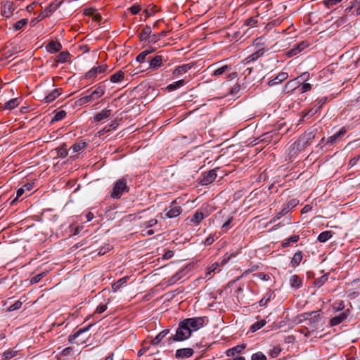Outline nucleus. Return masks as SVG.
Returning a JSON list of instances; mask_svg holds the SVG:
<instances>
[{
	"instance_id": "45",
	"label": "nucleus",
	"mask_w": 360,
	"mask_h": 360,
	"mask_svg": "<svg viewBox=\"0 0 360 360\" xmlns=\"http://www.w3.org/2000/svg\"><path fill=\"white\" fill-rule=\"evenodd\" d=\"M66 114L67 113L65 110H60L57 112L53 117L51 122H58L63 120L66 116Z\"/></svg>"
},
{
	"instance_id": "46",
	"label": "nucleus",
	"mask_w": 360,
	"mask_h": 360,
	"mask_svg": "<svg viewBox=\"0 0 360 360\" xmlns=\"http://www.w3.org/2000/svg\"><path fill=\"white\" fill-rule=\"evenodd\" d=\"M27 19H21L18 21H17L14 25L13 27L15 30H19L22 29L27 23Z\"/></svg>"
},
{
	"instance_id": "2",
	"label": "nucleus",
	"mask_w": 360,
	"mask_h": 360,
	"mask_svg": "<svg viewBox=\"0 0 360 360\" xmlns=\"http://www.w3.org/2000/svg\"><path fill=\"white\" fill-rule=\"evenodd\" d=\"M208 71L210 72L212 76L220 77L224 74H228L229 77L235 78L238 74L233 70L231 65L226 64L224 61L213 63L208 66Z\"/></svg>"
},
{
	"instance_id": "52",
	"label": "nucleus",
	"mask_w": 360,
	"mask_h": 360,
	"mask_svg": "<svg viewBox=\"0 0 360 360\" xmlns=\"http://www.w3.org/2000/svg\"><path fill=\"white\" fill-rule=\"evenodd\" d=\"M129 10L131 13V14L136 15L140 12V11L141 10V6L139 4H134V5H132L129 8Z\"/></svg>"
},
{
	"instance_id": "54",
	"label": "nucleus",
	"mask_w": 360,
	"mask_h": 360,
	"mask_svg": "<svg viewBox=\"0 0 360 360\" xmlns=\"http://www.w3.org/2000/svg\"><path fill=\"white\" fill-rule=\"evenodd\" d=\"M342 1V0H323V3L326 5V6L329 8Z\"/></svg>"
},
{
	"instance_id": "15",
	"label": "nucleus",
	"mask_w": 360,
	"mask_h": 360,
	"mask_svg": "<svg viewBox=\"0 0 360 360\" xmlns=\"http://www.w3.org/2000/svg\"><path fill=\"white\" fill-rule=\"evenodd\" d=\"M194 66L193 63H187L179 65L175 68L172 72L173 77H178L181 75L186 73Z\"/></svg>"
},
{
	"instance_id": "22",
	"label": "nucleus",
	"mask_w": 360,
	"mask_h": 360,
	"mask_svg": "<svg viewBox=\"0 0 360 360\" xmlns=\"http://www.w3.org/2000/svg\"><path fill=\"white\" fill-rule=\"evenodd\" d=\"M84 15L90 16L93 18L95 22H100L102 20L101 14L97 11L96 9L93 8H89L84 10Z\"/></svg>"
},
{
	"instance_id": "48",
	"label": "nucleus",
	"mask_w": 360,
	"mask_h": 360,
	"mask_svg": "<svg viewBox=\"0 0 360 360\" xmlns=\"http://www.w3.org/2000/svg\"><path fill=\"white\" fill-rule=\"evenodd\" d=\"M158 221L157 219H150L148 221H146L143 223V226L146 229L151 228L157 225Z\"/></svg>"
},
{
	"instance_id": "5",
	"label": "nucleus",
	"mask_w": 360,
	"mask_h": 360,
	"mask_svg": "<svg viewBox=\"0 0 360 360\" xmlns=\"http://www.w3.org/2000/svg\"><path fill=\"white\" fill-rule=\"evenodd\" d=\"M192 333L189 330L186 323L183 321H180L176 331V334L169 338V340L174 342H180L187 340L191 336Z\"/></svg>"
},
{
	"instance_id": "13",
	"label": "nucleus",
	"mask_w": 360,
	"mask_h": 360,
	"mask_svg": "<svg viewBox=\"0 0 360 360\" xmlns=\"http://www.w3.org/2000/svg\"><path fill=\"white\" fill-rule=\"evenodd\" d=\"M217 176L216 171L214 169H212L202 174L200 182L202 185H208L212 183L216 179Z\"/></svg>"
},
{
	"instance_id": "39",
	"label": "nucleus",
	"mask_w": 360,
	"mask_h": 360,
	"mask_svg": "<svg viewBox=\"0 0 360 360\" xmlns=\"http://www.w3.org/2000/svg\"><path fill=\"white\" fill-rule=\"evenodd\" d=\"M333 236V232L330 231H325L318 236V240L321 243H325Z\"/></svg>"
},
{
	"instance_id": "20",
	"label": "nucleus",
	"mask_w": 360,
	"mask_h": 360,
	"mask_svg": "<svg viewBox=\"0 0 360 360\" xmlns=\"http://www.w3.org/2000/svg\"><path fill=\"white\" fill-rule=\"evenodd\" d=\"M245 348V344L238 345L232 348L227 349L226 351V355L227 356H234L236 354L241 353Z\"/></svg>"
},
{
	"instance_id": "4",
	"label": "nucleus",
	"mask_w": 360,
	"mask_h": 360,
	"mask_svg": "<svg viewBox=\"0 0 360 360\" xmlns=\"http://www.w3.org/2000/svg\"><path fill=\"white\" fill-rule=\"evenodd\" d=\"M91 327V325H89L85 328L79 329L74 334L68 337V341L72 344H77L78 345L86 344L91 337V334L89 333Z\"/></svg>"
},
{
	"instance_id": "12",
	"label": "nucleus",
	"mask_w": 360,
	"mask_h": 360,
	"mask_svg": "<svg viewBox=\"0 0 360 360\" xmlns=\"http://www.w3.org/2000/svg\"><path fill=\"white\" fill-rule=\"evenodd\" d=\"M266 50L265 48L262 46H259L257 51H255L253 53L249 55L248 57H246L243 60V64H248L250 62H253L257 60L258 58L262 57L264 53H265Z\"/></svg>"
},
{
	"instance_id": "16",
	"label": "nucleus",
	"mask_w": 360,
	"mask_h": 360,
	"mask_svg": "<svg viewBox=\"0 0 360 360\" xmlns=\"http://www.w3.org/2000/svg\"><path fill=\"white\" fill-rule=\"evenodd\" d=\"M194 352L191 348H182L179 349L176 351L175 357L177 359H183L185 358H189L193 356Z\"/></svg>"
},
{
	"instance_id": "31",
	"label": "nucleus",
	"mask_w": 360,
	"mask_h": 360,
	"mask_svg": "<svg viewBox=\"0 0 360 360\" xmlns=\"http://www.w3.org/2000/svg\"><path fill=\"white\" fill-rule=\"evenodd\" d=\"M346 10H348L352 14L355 15H360V0H354L351 6L348 7Z\"/></svg>"
},
{
	"instance_id": "55",
	"label": "nucleus",
	"mask_w": 360,
	"mask_h": 360,
	"mask_svg": "<svg viewBox=\"0 0 360 360\" xmlns=\"http://www.w3.org/2000/svg\"><path fill=\"white\" fill-rule=\"evenodd\" d=\"M281 352V349L279 347H274L272 349L270 350L269 355L275 358L278 356L280 352Z\"/></svg>"
},
{
	"instance_id": "29",
	"label": "nucleus",
	"mask_w": 360,
	"mask_h": 360,
	"mask_svg": "<svg viewBox=\"0 0 360 360\" xmlns=\"http://www.w3.org/2000/svg\"><path fill=\"white\" fill-rule=\"evenodd\" d=\"M290 285L294 289H299L302 285V279L297 275H292L290 278Z\"/></svg>"
},
{
	"instance_id": "57",
	"label": "nucleus",
	"mask_w": 360,
	"mask_h": 360,
	"mask_svg": "<svg viewBox=\"0 0 360 360\" xmlns=\"http://www.w3.org/2000/svg\"><path fill=\"white\" fill-rule=\"evenodd\" d=\"M108 308L107 304H100L96 309L95 313L102 314Z\"/></svg>"
},
{
	"instance_id": "32",
	"label": "nucleus",
	"mask_w": 360,
	"mask_h": 360,
	"mask_svg": "<svg viewBox=\"0 0 360 360\" xmlns=\"http://www.w3.org/2000/svg\"><path fill=\"white\" fill-rule=\"evenodd\" d=\"M124 78V72L119 70L110 77V81L112 83H118L122 82Z\"/></svg>"
},
{
	"instance_id": "53",
	"label": "nucleus",
	"mask_w": 360,
	"mask_h": 360,
	"mask_svg": "<svg viewBox=\"0 0 360 360\" xmlns=\"http://www.w3.org/2000/svg\"><path fill=\"white\" fill-rule=\"evenodd\" d=\"M215 238H216V234L214 233V234H210L204 241V245H206V246H208V245H212L214 240H215Z\"/></svg>"
},
{
	"instance_id": "56",
	"label": "nucleus",
	"mask_w": 360,
	"mask_h": 360,
	"mask_svg": "<svg viewBox=\"0 0 360 360\" xmlns=\"http://www.w3.org/2000/svg\"><path fill=\"white\" fill-rule=\"evenodd\" d=\"M254 276H256V277L259 278V279L266 281H267L270 279V276L264 272H259V273L255 274H254Z\"/></svg>"
},
{
	"instance_id": "47",
	"label": "nucleus",
	"mask_w": 360,
	"mask_h": 360,
	"mask_svg": "<svg viewBox=\"0 0 360 360\" xmlns=\"http://www.w3.org/2000/svg\"><path fill=\"white\" fill-rule=\"evenodd\" d=\"M257 18V16L249 18L245 20V25L251 27H255L258 22Z\"/></svg>"
},
{
	"instance_id": "1",
	"label": "nucleus",
	"mask_w": 360,
	"mask_h": 360,
	"mask_svg": "<svg viewBox=\"0 0 360 360\" xmlns=\"http://www.w3.org/2000/svg\"><path fill=\"white\" fill-rule=\"evenodd\" d=\"M315 130L309 129L302 134L297 140L291 145L290 148V153L294 155L297 151L304 150L307 147L310 146L315 139Z\"/></svg>"
},
{
	"instance_id": "33",
	"label": "nucleus",
	"mask_w": 360,
	"mask_h": 360,
	"mask_svg": "<svg viewBox=\"0 0 360 360\" xmlns=\"http://www.w3.org/2000/svg\"><path fill=\"white\" fill-rule=\"evenodd\" d=\"M300 240L299 235H294L290 238L284 239L281 243V247L283 248H288L290 245V243H297Z\"/></svg>"
},
{
	"instance_id": "19",
	"label": "nucleus",
	"mask_w": 360,
	"mask_h": 360,
	"mask_svg": "<svg viewBox=\"0 0 360 360\" xmlns=\"http://www.w3.org/2000/svg\"><path fill=\"white\" fill-rule=\"evenodd\" d=\"M204 219L205 214L201 211H196L191 217L188 218L190 224L193 226L199 225Z\"/></svg>"
},
{
	"instance_id": "61",
	"label": "nucleus",
	"mask_w": 360,
	"mask_h": 360,
	"mask_svg": "<svg viewBox=\"0 0 360 360\" xmlns=\"http://www.w3.org/2000/svg\"><path fill=\"white\" fill-rule=\"evenodd\" d=\"M359 160H360V155H357V156H356V157H354V158H353L352 159H351V160H349V166L350 167H352L355 166V165L357 164V162H358V161H359Z\"/></svg>"
},
{
	"instance_id": "6",
	"label": "nucleus",
	"mask_w": 360,
	"mask_h": 360,
	"mask_svg": "<svg viewBox=\"0 0 360 360\" xmlns=\"http://www.w3.org/2000/svg\"><path fill=\"white\" fill-rule=\"evenodd\" d=\"M129 191V187L127 186V179L121 178L115 183L110 197L113 199H119L124 193H127Z\"/></svg>"
},
{
	"instance_id": "9",
	"label": "nucleus",
	"mask_w": 360,
	"mask_h": 360,
	"mask_svg": "<svg viewBox=\"0 0 360 360\" xmlns=\"http://www.w3.org/2000/svg\"><path fill=\"white\" fill-rule=\"evenodd\" d=\"M298 204L299 200L296 198L289 200L288 203L283 206L282 210L279 212L275 217H274V218L271 220V223L276 221L283 216L287 214L288 212L292 210V209L295 208Z\"/></svg>"
},
{
	"instance_id": "11",
	"label": "nucleus",
	"mask_w": 360,
	"mask_h": 360,
	"mask_svg": "<svg viewBox=\"0 0 360 360\" xmlns=\"http://www.w3.org/2000/svg\"><path fill=\"white\" fill-rule=\"evenodd\" d=\"M348 130L349 128L345 126L341 127L338 131L327 139L326 145L332 146L336 143L342 139Z\"/></svg>"
},
{
	"instance_id": "26",
	"label": "nucleus",
	"mask_w": 360,
	"mask_h": 360,
	"mask_svg": "<svg viewBox=\"0 0 360 360\" xmlns=\"http://www.w3.org/2000/svg\"><path fill=\"white\" fill-rule=\"evenodd\" d=\"M61 49V44L57 41H51L46 45V50L50 53H56Z\"/></svg>"
},
{
	"instance_id": "51",
	"label": "nucleus",
	"mask_w": 360,
	"mask_h": 360,
	"mask_svg": "<svg viewBox=\"0 0 360 360\" xmlns=\"http://www.w3.org/2000/svg\"><path fill=\"white\" fill-rule=\"evenodd\" d=\"M46 276V273L39 274L34 277H32L30 280L31 283H37L39 282L44 276Z\"/></svg>"
},
{
	"instance_id": "34",
	"label": "nucleus",
	"mask_w": 360,
	"mask_h": 360,
	"mask_svg": "<svg viewBox=\"0 0 360 360\" xmlns=\"http://www.w3.org/2000/svg\"><path fill=\"white\" fill-rule=\"evenodd\" d=\"M151 29L150 26L146 25L143 27L141 32L139 34L141 41H146L150 38Z\"/></svg>"
},
{
	"instance_id": "64",
	"label": "nucleus",
	"mask_w": 360,
	"mask_h": 360,
	"mask_svg": "<svg viewBox=\"0 0 360 360\" xmlns=\"http://www.w3.org/2000/svg\"><path fill=\"white\" fill-rule=\"evenodd\" d=\"M174 256V252L172 250H167L162 256L163 259H169Z\"/></svg>"
},
{
	"instance_id": "44",
	"label": "nucleus",
	"mask_w": 360,
	"mask_h": 360,
	"mask_svg": "<svg viewBox=\"0 0 360 360\" xmlns=\"http://www.w3.org/2000/svg\"><path fill=\"white\" fill-rule=\"evenodd\" d=\"M154 51L153 49H150V50H145L143 51H142L141 53H140L137 56H136V60L139 63H143L144 62L145 59H146V57L153 53Z\"/></svg>"
},
{
	"instance_id": "21",
	"label": "nucleus",
	"mask_w": 360,
	"mask_h": 360,
	"mask_svg": "<svg viewBox=\"0 0 360 360\" xmlns=\"http://www.w3.org/2000/svg\"><path fill=\"white\" fill-rule=\"evenodd\" d=\"M62 93L61 89H54L44 98L45 103H49L56 100Z\"/></svg>"
},
{
	"instance_id": "10",
	"label": "nucleus",
	"mask_w": 360,
	"mask_h": 360,
	"mask_svg": "<svg viewBox=\"0 0 360 360\" xmlns=\"http://www.w3.org/2000/svg\"><path fill=\"white\" fill-rule=\"evenodd\" d=\"M108 68V66L106 64H102L101 65L94 67L87 72H86L84 78L86 79L94 80L98 75L105 73Z\"/></svg>"
},
{
	"instance_id": "50",
	"label": "nucleus",
	"mask_w": 360,
	"mask_h": 360,
	"mask_svg": "<svg viewBox=\"0 0 360 360\" xmlns=\"http://www.w3.org/2000/svg\"><path fill=\"white\" fill-rule=\"evenodd\" d=\"M22 305V302L20 300H18L14 304H13L12 305H11L8 307V311H11L19 309L21 308Z\"/></svg>"
},
{
	"instance_id": "43",
	"label": "nucleus",
	"mask_w": 360,
	"mask_h": 360,
	"mask_svg": "<svg viewBox=\"0 0 360 360\" xmlns=\"http://www.w3.org/2000/svg\"><path fill=\"white\" fill-rule=\"evenodd\" d=\"M266 323V321L265 320H260L259 321H257L251 326L250 330L252 332H255L262 328L263 326H264Z\"/></svg>"
},
{
	"instance_id": "8",
	"label": "nucleus",
	"mask_w": 360,
	"mask_h": 360,
	"mask_svg": "<svg viewBox=\"0 0 360 360\" xmlns=\"http://www.w3.org/2000/svg\"><path fill=\"white\" fill-rule=\"evenodd\" d=\"M206 317H193L184 319L191 332L196 331L205 325Z\"/></svg>"
},
{
	"instance_id": "37",
	"label": "nucleus",
	"mask_w": 360,
	"mask_h": 360,
	"mask_svg": "<svg viewBox=\"0 0 360 360\" xmlns=\"http://www.w3.org/2000/svg\"><path fill=\"white\" fill-rule=\"evenodd\" d=\"M129 277L124 276L119 279L116 283L112 285V290L113 292H117L121 287H122L128 281Z\"/></svg>"
},
{
	"instance_id": "3",
	"label": "nucleus",
	"mask_w": 360,
	"mask_h": 360,
	"mask_svg": "<svg viewBox=\"0 0 360 360\" xmlns=\"http://www.w3.org/2000/svg\"><path fill=\"white\" fill-rule=\"evenodd\" d=\"M105 92V86L102 83L98 84L96 89L89 94H83L82 96L77 100V103L79 105H83L88 103H91L101 97H102Z\"/></svg>"
},
{
	"instance_id": "38",
	"label": "nucleus",
	"mask_w": 360,
	"mask_h": 360,
	"mask_svg": "<svg viewBox=\"0 0 360 360\" xmlns=\"http://www.w3.org/2000/svg\"><path fill=\"white\" fill-rule=\"evenodd\" d=\"M240 250H241V248H239L236 252H233V253H231V254L226 253L224 255V257H223V258H222V259L221 261V264L220 265L221 266H224V265L226 264L231 259L236 257L240 253Z\"/></svg>"
},
{
	"instance_id": "42",
	"label": "nucleus",
	"mask_w": 360,
	"mask_h": 360,
	"mask_svg": "<svg viewBox=\"0 0 360 360\" xmlns=\"http://www.w3.org/2000/svg\"><path fill=\"white\" fill-rule=\"evenodd\" d=\"M17 354H18V351L13 350L12 349H9L3 353L2 356L4 360H9V359L13 358L14 356H15L17 355Z\"/></svg>"
},
{
	"instance_id": "60",
	"label": "nucleus",
	"mask_w": 360,
	"mask_h": 360,
	"mask_svg": "<svg viewBox=\"0 0 360 360\" xmlns=\"http://www.w3.org/2000/svg\"><path fill=\"white\" fill-rule=\"evenodd\" d=\"M63 356H69L73 354V349L70 347H66L63 349L61 352Z\"/></svg>"
},
{
	"instance_id": "41",
	"label": "nucleus",
	"mask_w": 360,
	"mask_h": 360,
	"mask_svg": "<svg viewBox=\"0 0 360 360\" xmlns=\"http://www.w3.org/2000/svg\"><path fill=\"white\" fill-rule=\"evenodd\" d=\"M185 84V81L184 79H180L179 81L174 82L172 84H170L167 86V89L169 91H174L176 89H179L183 86Z\"/></svg>"
},
{
	"instance_id": "14",
	"label": "nucleus",
	"mask_w": 360,
	"mask_h": 360,
	"mask_svg": "<svg viewBox=\"0 0 360 360\" xmlns=\"http://www.w3.org/2000/svg\"><path fill=\"white\" fill-rule=\"evenodd\" d=\"M309 46V43L307 41H302L295 44L287 53L288 57H292L302 51Z\"/></svg>"
},
{
	"instance_id": "27",
	"label": "nucleus",
	"mask_w": 360,
	"mask_h": 360,
	"mask_svg": "<svg viewBox=\"0 0 360 360\" xmlns=\"http://www.w3.org/2000/svg\"><path fill=\"white\" fill-rule=\"evenodd\" d=\"M169 333V329H165L162 330L152 340L151 344L153 345H159L162 340L168 335Z\"/></svg>"
},
{
	"instance_id": "63",
	"label": "nucleus",
	"mask_w": 360,
	"mask_h": 360,
	"mask_svg": "<svg viewBox=\"0 0 360 360\" xmlns=\"http://www.w3.org/2000/svg\"><path fill=\"white\" fill-rule=\"evenodd\" d=\"M47 17H49V15H46L45 13V11L44 10L36 18V21L37 22H39L42 20H44V18H47Z\"/></svg>"
},
{
	"instance_id": "24",
	"label": "nucleus",
	"mask_w": 360,
	"mask_h": 360,
	"mask_svg": "<svg viewBox=\"0 0 360 360\" xmlns=\"http://www.w3.org/2000/svg\"><path fill=\"white\" fill-rule=\"evenodd\" d=\"M163 58L162 56L157 55L149 62V68L153 70H157L162 65Z\"/></svg>"
},
{
	"instance_id": "30",
	"label": "nucleus",
	"mask_w": 360,
	"mask_h": 360,
	"mask_svg": "<svg viewBox=\"0 0 360 360\" xmlns=\"http://www.w3.org/2000/svg\"><path fill=\"white\" fill-rule=\"evenodd\" d=\"M303 258V254L302 252L299 250L297 251L293 257H292V259L290 261L291 265L293 267H296L300 265Z\"/></svg>"
},
{
	"instance_id": "17",
	"label": "nucleus",
	"mask_w": 360,
	"mask_h": 360,
	"mask_svg": "<svg viewBox=\"0 0 360 360\" xmlns=\"http://www.w3.org/2000/svg\"><path fill=\"white\" fill-rule=\"evenodd\" d=\"M349 311L346 310L342 313H340L338 316H336L335 317H333L330 321V325L331 326H338L340 323H341L342 321H344L347 316H349Z\"/></svg>"
},
{
	"instance_id": "59",
	"label": "nucleus",
	"mask_w": 360,
	"mask_h": 360,
	"mask_svg": "<svg viewBox=\"0 0 360 360\" xmlns=\"http://www.w3.org/2000/svg\"><path fill=\"white\" fill-rule=\"evenodd\" d=\"M311 89V85L309 83H304L300 89L301 93L307 92Z\"/></svg>"
},
{
	"instance_id": "58",
	"label": "nucleus",
	"mask_w": 360,
	"mask_h": 360,
	"mask_svg": "<svg viewBox=\"0 0 360 360\" xmlns=\"http://www.w3.org/2000/svg\"><path fill=\"white\" fill-rule=\"evenodd\" d=\"M156 12V6H153L150 8H148L145 9L144 13H146L147 17H149L150 15L154 14Z\"/></svg>"
},
{
	"instance_id": "40",
	"label": "nucleus",
	"mask_w": 360,
	"mask_h": 360,
	"mask_svg": "<svg viewBox=\"0 0 360 360\" xmlns=\"http://www.w3.org/2000/svg\"><path fill=\"white\" fill-rule=\"evenodd\" d=\"M87 146V143L85 141H79L73 144L71 147L74 153H78L84 150Z\"/></svg>"
},
{
	"instance_id": "36",
	"label": "nucleus",
	"mask_w": 360,
	"mask_h": 360,
	"mask_svg": "<svg viewBox=\"0 0 360 360\" xmlns=\"http://www.w3.org/2000/svg\"><path fill=\"white\" fill-rule=\"evenodd\" d=\"M57 156L60 158H65L68 155L67 150V146L65 143H63L59 147L56 148Z\"/></svg>"
},
{
	"instance_id": "62",
	"label": "nucleus",
	"mask_w": 360,
	"mask_h": 360,
	"mask_svg": "<svg viewBox=\"0 0 360 360\" xmlns=\"http://www.w3.org/2000/svg\"><path fill=\"white\" fill-rule=\"evenodd\" d=\"M309 73L307 72H303L302 75H300L296 79L302 80V81H307L309 78Z\"/></svg>"
},
{
	"instance_id": "35",
	"label": "nucleus",
	"mask_w": 360,
	"mask_h": 360,
	"mask_svg": "<svg viewBox=\"0 0 360 360\" xmlns=\"http://www.w3.org/2000/svg\"><path fill=\"white\" fill-rule=\"evenodd\" d=\"M20 105L19 98H15L11 99L10 101L5 103L4 108L6 110H13Z\"/></svg>"
},
{
	"instance_id": "25",
	"label": "nucleus",
	"mask_w": 360,
	"mask_h": 360,
	"mask_svg": "<svg viewBox=\"0 0 360 360\" xmlns=\"http://www.w3.org/2000/svg\"><path fill=\"white\" fill-rule=\"evenodd\" d=\"M288 73L281 72L276 77L269 82V86H274L281 83L288 78Z\"/></svg>"
},
{
	"instance_id": "23",
	"label": "nucleus",
	"mask_w": 360,
	"mask_h": 360,
	"mask_svg": "<svg viewBox=\"0 0 360 360\" xmlns=\"http://www.w3.org/2000/svg\"><path fill=\"white\" fill-rule=\"evenodd\" d=\"M112 113V110L110 109H103L100 112L96 113L94 117V120L95 122H101L102 120L108 118Z\"/></svg>"
},
{
	"instance_id": "28",
	"label": "nucleus",
	"mask_w": 360,
	"mask_h": 360,
	"mask_svg": "<svg viewBox=\"0 0 360 360\" xmlns=\"http://www.w3.org/2000/svg\"><path fill=\"white\" fill-rule=\"evenodd\" d=\"M70 58V54L68 51H61L56 56L55 62L58 63H64Z\"/></svg>"
},
{
	"instance_id": "49",
	"label": "nucleus",
	"mask_w": 360,
	"mask_h": 360,
	"mask_svg": "<svg viewBox=\"0 0 360 360\" xmlns=\"http://www.w3.org/2000/svg\"><path fill=\"white\" fill-rule=\"evenodd\" d=\"M251 360H266V356L263 353L259 352L252 355Z\"/></svg>"
},
{
	"instance_id": "7",
	"label": "nucleus",
	"mask_w": 360,
	"mask_h": 360,
	"mask_svg": "<svg viewBox=\"0 0 360 360\" xmlns=\"http://www.w3.org/2000/svg\"><path fill=\"white\" fill-rule=\"evenodd\" d=\"M165 215L166 218H174L179 216L182 212V208L177 199L173 200L169 206L165 209Z\"/></svg>"
},
{
	"instance_id": "18",
	"label": "nucleus",
	"mask_w": 360,
	"mask_h": 360,
	"mask_svg": "<svg viewBox=\"0 0 360 360\" xmlns=\"http://www.w3.org/2000/svg\"><path fill=\"white\" fill-rule=\"evenodd\" d=\"M64 0H54L45 9V13L51 16L63 3Z\"/></svg>"
}]
</instances>
